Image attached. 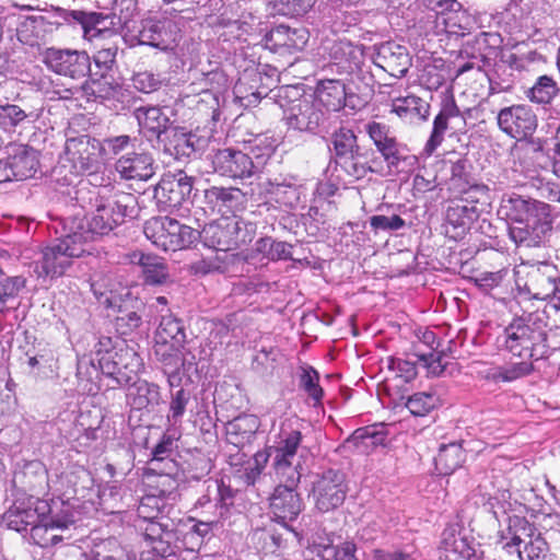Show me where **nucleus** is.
<instances>
[{
    "label": "nucleus",
    "mask_w": 560,
    "mask_h": 560,
    "mask_svg": "<svg viewBox=\"0 0 560 560\" xmlns=\"http://www.w3.org/2000/svg\"><path fill=\"white\" fill-rule=\"evenodd\" d=\"M190 400V394L184 388H179L172 394L168 413L166 417L167 427L180 430L183 417L186 412L187 405Z\"/></svg>",
    "instance_id": "nucleus-48"
},
{
    "label": "nucleus",
    "mask_w": 560,
    "mask_h": 560,
    "mask_svg": "<svg viewBox=\"0 0 560 560\" xmlns=\"http://www.w3.org/2000/svg\"><path fill=\"white\" fill-rule=\"evenodd\" d=\"M347 494L345 475L340 471L324 472L313 486L315 505L320 512H328L340 506Z\"/></svg>",
    "instance_id": "nucleus-23"
},
{
    "label": "nucleus",
    "mask_w": 560,
    "mask_h": 560,
    "mask_svg": "<svg viewBox=\"0 0 560 560\" xmlns=\"http://www.w3.org/2000/svg\"><path fill=\"white\" fill-rule=\"evenodd\" d=\"M332 142L339 156H347L358 151L357 137L351 129L340 128L335 132Z\"/></svg>",
    "instance_id": "nucleus-54"
},
{
    "label": "nucleus",
    "mask_w": 560,
    "mask_h": 560,
    "mask_svg": "<svg viewBox=\"0 0 560 560\" xmlns=\"http://www.w3.org/2000/svg\"><path fill=\"white\" fill-rule=\"evenodd\" d=\"M330 59L347 72H352L360 68L363 62V49L348 40H338L329 48Z\"/></svg>",
    "instance_id": "nucleus-39"
},
{
    "label": "nucleus",
    "mask_w": 560,
    "mask_h": 560,
    "mask_svg": "<svg viewBox=\"0 0 560 560\" xmlns=\"http://www.w3.org/2000/svg\"><path fill=\"white\" fill-rule=\"evenodd\" d=\"M308 32L303 28H291L285 25H278L268 32L264 37V46L270 51L278 54H292L302 50L308 42Z\"/></svg>",
    "instance_id": "nucleus-26"
},
{
    "label": "nucleus",
    "mask_w": 560,
    "mask_h": 560,
    "mask_svg": "<svg viewBox=\"0 0 560 560\" xmlns=\"http://www.w3.org/2000/svg\"><path fill=\"white\" fill-rule=\"evenodd\" d=\"M7 160L15 174V180L33 177L39 165L38 152L26 144H11Z\"/></svg>",
    "instance_id": "nucleus-33"
},
{
    "label": "nucleus",
    "mask_w": 560,
    "mask_h": 560,
    "mask_svg": "<svg viewBox=\"0 0 560 560\" xmlns=\"http://www.w3.org/2000/svg\"><path fill=\"white\" fill-rule=\"evenodd\" d=\"M552 220L549 215L509 228L510 238L517 246L539 247L547 241Z\"/></svg>",
    "instance_id": "nucleus-30"
},
{
    "label": "nucleus",
    "mask_w": 560,
    "mask_h": 560,
    "mask_svg": "<svg viewBox=\"0 0 560 560\" xmlns=\"http://www.w3.org/2000/svg\"><path fill=\"white\" fill-rule=\"evenodd\" d=\"M445 357L442 352L431 350L428 353H422L418 355L417 365L419 368L424 369L428 374L433 376H439L443 373L446 362L444 361Z\"/></svg>",
    "instance_id": "nucleus-56"
},
{
    "label": "nucleus",
    "mask_w": 560,
    "mask_h": 560,
    "mask_svg": "<svg viewBox=\"0 0 560 560\" xmlns=\"http://www.w3.org/2000/svg\"><path fill=\"white\" fill-rule=\"evenodd\" d=\"M434 24L438 33L464 36L474 27L475 20L456 2L455 7H448L438 11L434 15Z\"/></svg>",
    "instance_id": "nucleus-31"
},
{
    "label": "nucleus",
    "mask_w": 560,
    "mask_h": 560,
    "mask_svg": "<svg viewBox=\"0 0 560 560\" xmlns=\"http://www.w3.org/2000/svg\"><path fill=\"white\" fill-rule=\"evenodd\" d=\"M256 250L271 260L289 259L292 255V246L285 242L271 237H262L256 242Z\"/></svg>",
    "instance_id": "nucleus-50"
},
{
    "label": "nucleus",
    "mask_w": 560,
    "mask_h": 560,
    "mask_svg": "<svg viewBox=\"0 0 560 560\" xmlns=\"http://www.w3.org/2000/svg\"><path fill=\"white\" fill-rule=\"evenodd\" d=\"M497 121L501 131L517 140L532 137L538 125L536 114L525 104L502 108L497 116Z\"/></svg>",
    "instance_id": "nucleus-20"
},
{
    "label": "nucleus",
    "mask_w": 560,
    "mask_h": 560,
    "mask_svg": "<svg viewBox=\"0 0 560 560\" xmlns=\"http://www.w3.org/2000/svg\"><path fill=\"white\" fill-rule=\"evenodd\" d=\"M439 404V398L433 393H416L408 397L405 406L411 415L424 417Z\"/></svg>",
    "instance_id": "nucleus-51"
},
{
    "label": "nucleus",
    "mask_w": 560,
    "mask_h": 560,
    "mask_svg": "<svg viewBox=\"0 0 560 560\" xmlns=\"http://www.w3.org/2000/svg\"><path fill=\"white\" fill-rule=\"evenodd\" d=\"M139 127L153 135H160L168 125V116L159 106L138 107L133 113Z\"/></svg>",
    "instance_id": "nucleus-45"
},
{
    "label": "nucleus",
    "mask_w": 560,
    "mask_h": 560,
    "mask_svg": "<svg viewBox=\"0 0 560 560\" xmlns=\"http://www.w3.org/2000/svg\"><path fill=\"white\" fill-rule=\"evenodd\" d=\"M16 477L21 479V482L28 491L33 492V498L34 495H45L50 490L58 498L57 501L62 499V497L70 501L72 497L78 494V489L75 488L78 477L74 472L65 474L57 480H51L45 465L39 460L26 462L22 471Z\"/></svg>",
    "instance_id": "nucleus-10"
},
{
    "label": "nucleus",
    "mask_w": 560,
    "mask_h": 560,
    "mask_svg": "<svg viewBox=\"0 0 560 560\" xmlns=\"http://www.w3.org/2000/svg\"><path fill=\"white\" fill-rule=\"evenodd\" d=\"M130 200H132L130 195H97L94 202L95 209L89 217L73 215L63 220L80 225V230L75 233L94 254L95 241L124 222Z\"/></svg>",
    "instance_id": "nucleus-2"
},
{
    "label": "nucleus",
    "mask_w": 560,
    "mask_h": 560,
    "mask_svg": "<svg viewBox=\"0 0 560 560\" xmlns=\"http://www.w3.org/2000/svg\"><path fill=\"white\" fill-rule=\"evenodd\" d=\"M537 15L534 11L525 10L515 0H512L503 13L502 21L510 34L529 38L539 28L540 23Z\"/></svg>",
    "instance_id": "nucleus-32"
},
{
    "label": "nucleus",
    "mask_w": 560,
    "mask_h": 560,
    "mask_svg": "<svg viewBox=\"0 0 560 560\" xmlns=\"http://www.w3.org/2000/svg\"><path fill=\"white\" fill-rule=\"evenodd\" d=\"M463 462V452L459 446L451 444L442 446L435 463L442 474H451L456 468L460 467Z\"/></svg>",
    "instance_id": "nucleus-52"
},
{
    "label": "nucleus",
    "mask_w": 560,
    "mask_h": 560,
    "mask_svg": "<svg viewBox=\"0 0 560 560\" xmlns=\"http://www.w3.org/2000/svg\"><path fill=\"white\" fill-rule=\"evenodd\" d=\"M152 156L145 152H128L115 163V170L121 178L127 180H148L155 173Z\"/></svg>",
    "instance_id": "nucleus-29"
},
{
    "label": "nucleus",
    "mask_w": 560,
    "mask_h": 560,
    "mask_svg": "<svg viewBox=\"0 0 560 560\" xmlns=\"http://www.w3.org/2000/svg\"><path fill=\"white\" fill-rule=\"evenodd\" d=\"M49 503L51 511L38 515V520L31 526L32 539L43 548L55 546L67 538L62 533L77 522L70 501L52 499Z\"/></svg>",
    "instance_id": "nucleus-9"
},
{
    "label": "nucleus",
    "mask_w": 560,
    "mask_h": 560,
    "mask_svg": "<svg viewBox=\"0 0 560 560\" xmlns=\"http://www.w3.org/2000/svg\"><path fill=\"white\" fill-rule=\"evenodd\" d=\"M250 152L225 148L218 150L211 159L213 171L230 178H248L253 176L273 152V147L266 138H256Z\"/></svg>",
    "instance_id": "nucleus-4"
},
{
    "label": "nucleus",
    "mask_w": 560,
    "mask_h": 560,
    "mask_svg": "<svg viewBox=\"0 0 560 560\" xmlns=\"http://www.w3.org/2000/svg\"><path fill=\"white\" fill-rule=\"evenodd\" d=\"M260 421L255 415H241L225 424V434L229 443L244 446L249 443L259 429Z\"/></svg>",
    "instance_id": "nucleus-37"
},
{
    "label": "nucleus",
    "mask_w": 560,
    "mask_h": 560,
    "mask_svg": "<svg viewBox=\"0 0 560 560\" xmlns=\"http://www.w3.org/2000/svg\"><path fill=\"white\" fill-rule=\"evenodd\" d=\"M385 162L388 168L387 174L394 175L408 172L417 163V158L415 155L407 154L405 149L400 147L395 153L389 155Z\"/></svg>",
    "instance_id": "nucleus-55"
},
{
    "label": "nucleus",
    "mask_w": 560,
    "mask_h": 560,
    "mask_svg": "<svg viewBox=\"0 0 560 560\" xmlns=\"http://www.w3.org/2000/svg\"><path fill=\"white\" fill-rule=\"evenodd\" d=\"M43 61L55 73L71 79L84 78L91 70L90 57L84 51L47 48Z\"/></svg>",
    "instance_id": "nucleus-19"
},
{
    "label": "nucleus",
    "mask_w": 560,
    "mask_h": 560,
    "mask_svg": "<svg viewBox=\"0 0 560 560\" xmlns=\"http://www.w3.org/2000/svg\"><path fill=\"white\" fill-rule=\"evenodd\" d=\"M269 459V454H267L266 451L257 452L253 460L248 463L246 469H245V481L248 485H254L257 478L260 476L262 470L265 469V466Z\"/></svg>",
    "instance_id": "nucleus-60"
},
{
    "label": "nucleus",
    "mask_w": 560,
    "mask_h": 560,
    "mask_svg": "<svg viewBox=\"0 0 560 560\" xmlns=\"http://www.w3.org/2000/svg\"><path fill=\"white\" fill-rule=\"evenodd\" d=\"M346 96V86L341 81L323 80L318 83L313 100L325 112H337L343 107Z\"/></svg>",
    "instance_id": "nucleus-38"
},
{
    "label": "nucleus",
    "mask_w": 560,
    "mask_h": 560,
    "mask_svg": "<svg viewBox=\"0 0 560 560\" xmlns=\"http://www.w3.org/2000/svg\"><path fill=\"white\" fill-rule=\"evenodd\" d=\"M160 79L149 71L138 72L132 77V85L142 93H151L160 88Z\"/></svg>",
    "instance_id": "nucleus-64"
},
{
    "label": "nucleus",
    "mask_w": 560,
    "mask_h": 560,
    "mask_svg": "<svg viewBox=\"0 0 560 560\" xmlns=\"http://www.w3.org/2000/svg\"><path fill=\"white\" fill-rule=\"evenodd\" d=\"M67 22H69L68 11L52 8L45 14L24 16L16 28V36L23 45L40 49L47 44L54 31Z\"/></svg>",
    "instance_id": "nucleus-12"
},
{
    "label": "nucleus",
    "mask_w": 560,
    "mask_h": 560,
    "mask_svg": "<svg viewBox=\"0 0 560 560\" xmlns=\"http://www.w3.org/2000/svg\"><path fill=\"white\" fill-rule=\"evenodd\" d=\"M206 140L196 133L186 132L183 129H175L166 144V151L176 159L190 158L197 151L201 150Z\"/></svg>",
    "instance_id": "nucleus-41"
},
{
    "label": "nucleus",
    "mask_w": 560,
    "mask_h": 560,
    "mask_svg": "<svg viewBox=\"0 0 560 560\" xmlns=\"http://www.w3.org/2000/svg\"><path fill=\"white\" fill-rule=\"evenodd\" d=\"M318 381L319 376L317 371L313 368L304 370L301 377L302 387L315 401H318L323 396V389L320 388Z\"/></svg>",
    "instance_id": "nucleus-59"
},
{
    "label": "nucleus",
    "mask_w": 560,
    "mask_h": 560,
    "mask_svg": "<svg viewBox=\"0 0 560 560\" xmlns=\"http://www.w3.org/2000/svg\"><path fill=\"white\" fill-rule=\"evenodd\" d=\"M69 22H78L83 31V35L86 39L93 40L98 36H104L114 33L118 27L124 32V36L127 33L126 23L132 25L126 16L113 14H103L97 12H84V11H68Z\"/></svg>",
    "instance_id": "nucleus-21"
},
{
    "label": "nucleus",
    "mask_w": 560,
    "mask_h": 560,
    "mask_svg": "<svg viewBox=\"0 0 560 560\" xmlns=\"http://www.w3.org/2000/svg\"><path fill=\"white\" fill-rule=\"evenodd\" d=\"M283 120L288 130L315 133L326 120V112L317 106L313 95L304 96L283 109Z\"/></svg>",
    "instance_id": "nucleus-16"
},
{
    "label": "nucleus",
    "mask_w": 560,
    "mask_h": 560,
    "mask_svg": "<svg viewBox=\"0 0 560 560\" xmlns=\"http://www.w3.org/2000/svg\"><path fill=\"white\" fill-rule=\"evenodd\" d=\"M98 365L104 375L113 377L118 385L129 384L143 366L140 355L121 343L100 353Z\"/></svg>",
    "instance_id": "nucleus-14"
},
{
    "label": "nucleus",
    "mask_w": 560,
    "mask_h": 560,
    "mask_svg": "<svg viewBox=\"0 0 560 560\" xmlns=\"http://www.w3.org/2000/svg\"><path fill=\"white\" fill-rule=\"evenodd\" d=\"M503 337L505 349L521 359L538 360L546 353L545 325L533 315L513 319Z\"/></svg>",
    "instance_id": "nucleus-5"
},
{
    "label": "nucleus",
    "mask_w": 560,
    "mask_h": 560,
    "mask_svg": "<svg viewBox=\"0 0 560 560\" xmlns=\"http://www.w3.org/2000/svg\"><path fill=\"white\" fill-rule=\"evenodd\" d=\"M186 341L183 323L173 315L162 316L155 332L154 353L163 366L171 387L180 386V373L178 371V354L171 353L178 350Z\"/></svg>",
    "instance_id": "nucleus-6"
},
{
    "label": "nucleus",
    "mask_w": 560,
    "mask_h": 560,
    "mask_svg": "<svg viewBox=\"0 0 560 560\" xmlns=\"http://www.w3.org/2000/svg\"><path fill=\"white\" fill-rule=\"evenodd\" d=\"M557 267L549 262H539L528 272L524 289L520 290V299H552L558 281Z\"/></svg>",
    "instance_id": "nucleus-24"
},
{
    "label": "nucleus",
    "mask_w": 560,
    "mask_h": 560,
    "mask_svg": "<svg viewBox=\"0 0 560 560\" xmlns=\"http://www.w3.org/2000/svg\"><path fill=\"white\" fill-rule=\"evenodd\" d=\"M262 187L276 202L289 208H294L303 195L302 185L293 176L267 179Z\"/></svg>",
    "instance_id": "nucleus-35"
},
{
    "label": "nucleus",
    "mask_w": 560,
    "mask_h": 560,
    "mask_svg": "<svg viewBox=\"0 0 560 560\" xmlns=\"http://www.w3.org/2000/svg\"><path fill=\"white\" fill-rule=\"evenodd\" d=\"M441 550L446 560H482L483 551L479 544L463 535L455 525L442 533Z\"/></svg>",
    "instance_id": "nucleus-25"
},
{
    "label": "nucleus",
    "mask_w": 560,
    "mask_h": 560,
    "mask_svg": "<svg viewBox=\"0 0 560 560\" xmlns=\"http://www.w3.org/2000/svg\"><path fill=\"white\" fill-rule=\"evenodd\" d=\"M241 190L237 188H224L212 186L205 190V200L212 212L221 214V218L230 217L233 208L238 203Z\"/></svg>",
    "instance_id": "nucleus-40"
},
{
    "label": "nucleus",
    "mask_w": 560,
    "mask_h": 560,
    "mask_svg": "<svg viewBox=\"0 0 560 560\" xmlns=\"http://www.w3.org/2000/svg\"><path fill=\"white\" fill-rule=\"evenodd\" d=\"M499 214L506 220L509 228H513L549 215L550 207L545 202L510 195L502 198Z\"/></svg>",
    "instance_id": "nucleus-22"
},
{
    "label": "nucleus",
    "mask_w": 560,
    "mask_h": 560,
    "mask_svg": "<svg viewBox=\"0 0 560 560\" xmlns=\"http://www.w3.org/2000/svg\"><path fill=\"white\" fill-rule=\"evenodd\" d=\"M143 232L154 246L164 252L187 249L200 238L198 230L166 215L149 219Z\"/></svg>",
    "instance_id": "nucleus-8"
},
{
    "label": "nucleus",
    "mask_w": 560,
    "mask_h": 560,
    "mask_svg": "<svg viewBox=\"0 0 560 560\" xmlns=\"http://www.w3.org/2000/svg\"><path fill=\"white\" fill-rule=\"evenodd\" d=\"M392 112L405 120H424L429 115V104L418 96L407 95L393 100Z\"/></svg>",
    "instance_id": "nucleus-44"
},
{
    "label": "nucleus",
    "mask_w": 560,
    "mask_h": 560,
    "mask_svg": "<svg viewBox=\"0 0 560 560\" xmlns=\"http://www.w3.org/2000/svg\"><path fill=\"white\" fill-rule=\"evenodd\" d=\"M556 81L548 75L539 77L535 84L527 90L526 97L536 104H549L558 94Z\"/></svg>",
    "instance_id": "nucleus-47"
},
{
    "label": "nucleus",
    "mask_w": 560,
    "mask_h": 560,
    "mask_svg": "<svg viewBox=\"0 0 560 560\" xmlns=\"http://www.w3.org/2000/svg\"><path fill=\"white\" fill-rule=\"evenodd\" d=\"M129 262L141 268L144 281L149 284H162L168 278L164 260L153 254L132 252L128 255Z\"/></svg>",
    "instance_id": "nucleus-36"
},
{
    "label": "nucleus",
    "mask_w": 560,
    "mask_h": 560,
    "mask_svg": "<svg viewBox=\"0 0 560 560\" xmlns=\"http://www.w3.org/2000/svg\"><path fill=\"white\" fill-rule=\"evenodd\" d=\"M302 441V434L299 430L283 424L277 435L275 444L269 446L266 452L272 458L276 474L281 481L291 485L300 482L301 474L298 465H294L298 448Z\"/></svg>",
    "instance_id": "nucleus-11"
},
{
    "label": "nucleus",
    "mask_w": 560,
    "mask_h": 560,
    "mask_svg": "<svg viewBox=\"0 0 560 560\" xmlns=\"http://www.w3.org/2000/svg\"><path fill=\"white\" fill-rule=\"evenodd\" d=\"M355 546L346 541L340 547L332 545L327 537H318L306 548L304 558L306 560H357Z\"/></svg>",
    "instance_id": "nucleus-34"
},
{
    "label": "nucleus",
    "mask_w": 560,
    "mask_h": 560,
    "mask_svg": "<svg viewBox=\"0 0 560 560\" xmlns=\"http://www.w3.org/2000/svg\"><path fill=\"white\" fill-rule=\"evenodd\" d=\"M373 61L377 67L396 78L404 77L410 66L407 48L394 42L378 45Z\"/></svg>",
    "instance_id": "nucleus-28"
},
{
    "label": "nucleus",
    "mask_w": 560,
    "mask_h": 560,
    "mask_svg": "<svg viewBox=\"0 0 560 560\" xmlns=\"http://www.w3.org/2000/svg\"><path fill=\"white\" fill-rule=\"evenodd\" d=\"M219 26L223 28V32L220 33V36L224 38V40L231 39H245L244 36L248 34L250 26L241 22L240 20H231L221 16L218 22Z\"/></svg>",
    "instance_id": "nucleus-57"
},
{
    "label": "nucleus",
    "mask_w": 560,
    "mask_h": 560,
    "mask_svg": "<svg viewBox=\"0 0 560 560\" xmlns=\"http://www.w3.org/2000/svg\"><path fill=\"white\" fill-rule=\"evenodd\" d=\"M487 510L492 513L494 520L499 525L506 523L509 525V516L520 515L523 505L517 502H511V493L508 490L498 491L494 495H491L485 504ZM508 534L509 527L505 530H501V534Z\"/></svg>",
    "instance_id": "nucleus-42"
},
{
    "label": "nucleus",
    "mask_w": 560,
    "mask_h": 560,
    "mask_svg": "<svg viewBox=\"0 0 560 560\" xmlns=\"http://www.w3.org/2000/svg\"><path fill=\"white\" fill-rule=\"evenodd\" d=\"M353 444H363L365 447L383 444L385 441L384 433L380 432L375 427H365L355 430L350 440Z\"/></svg>",
    "instance_id": "nucleus-58"
},
{
    "label": "nucleus",
    "mask_w": 560,
    "mask_h": 560,
    "mask_svg": "<svg viewBox=\"0 0 560 560\" xmlns=\"http://www.w3.org/2000/svg\"><path fill=\"white\" fill-rule=\"evenodd\" d=\"M296 486L289 482L279 485L269 498L272 520L281 524L294 537H298V534L289 526V523L295 521L303 510L302 499L295 491Z\"/></svg>",
    "instance_id": "nucleus-18"
},
{
    "label": "nucleus",
    "mask_w": 560,
    "mask_h": 560,
    "mask_svg": "<svg viewBox=\"0 0 560 560\" xmlns=\"http://www.w3.org/2000/svg\"><path fill=\"white\" fill-rule=\"evenodd\" d=\"M502 548L520 560H545L549 548L545 538L521 515L509 516V533L501 534Z\"/></svg>",
    "instance_id": "nucleus-7"
},
{
    "label": "nucleus",
    "mask_w": 560,
    "mask_h": 560,
    "mask_svg": "<svg viewBox=\"0 0 560 560\" xmlns=\"http://www.w3.org/2000/svg\"><path fill=\"white\" fill-rule=\"evenodd\" d=\"M180 430H175L170 427L166 428V431L163 434L161 441L152 452L153 456L150 460V464L153 469L158 468L160 463L167 459L172 455L175 443L180 438Z\"/></svg>",
    "instance_id": "nucleus-49"
},
{
    "label": "nucleus",
    "mask_w": 560,
    "mask_h": 560,
    "mask_svg": "<svg viewBox=\"0 0 560 560\" xmlns=\"http://www.w3.org/2000/svg\"><path fill=\"white\" fill-rule=\"evenodd\" d=\"M199 234L207 247L222 252L231 250L250 241L247 224L235 217H224L210 222Z\"/></svg>",
    "instance_id": "nucleus-13"
},
{
    "label": "nucleus",
    "mask_w": 560,
    "mask_h": 560,
    "mask_svg": "<svg viewBox=\"0 0 560 560\" xmlns=\"http://www.w3.org/2000/svg\"><path fill=\"white\" fill-rule=\"evenodd\" d=\"M38 114L34 112L26 113L15 104L0 103V127L4 130H12L25 120L34 121Z\"/></svg>",
    "instance_id": "nucleus-46"
},
{
    "label": "nucleus",
    "mask_w": 560,
    "mask_h": 560,
    "mask_svg": "<svg viewBox=\"0 0 560 560\" xmlns=\"http://www.w3.org/2000/svg\"><path fill=\"white\" fill-rule=\"evenodd\" d=\"M275 7L282 15L296 16L306 13L311 3L306 0H275Z\"/></svg>",
    "instance_id": "nucleus-61"
},
{
    "label": "nucleus",
    "mask_w": 560,
    "mask_h": 560,
    "mask_svg": "<svg viewBox=\"0 0 560 560\" xmlns=\"http://www.w3.org/2000/svg\"><path fill=\"white\" fill-rule=\"evenodd\" d=\"M75 222L61 221V234L55 243L42 250L40 259L35 262L34 272L38 278H58L66 273L73 260L93 252L75 233L80 225Z\"/></svg>",
    "instance_id": "nucleus-3"
},
{
    "label": "nucleus",
    "mask_w": 560,
    "mask_h": 560,
    "mask_svg": "<svg viewBox=\"0 0 560 560\" xmlns=\"http://www.w3.org/2000/svg\"><path fill=\"white\" fill-rule=\"evenodd\" d=\"M371 228L375 231H398L405 228L406 222L397 214L392 217L373 215L370 219Z\"/></svg>",
    "instance_id": "nucleus-62"
},
{
    "label": "nucleus",
    "mask_w": 560,
    "mask_h": 560,
    "mask_svg": "<svg viewBox=\"0 0 560 560\" xmlns=\"http://www.w3.org/2000/svg\"><path fill=\"white\" fill-rule=\"evenodd\" d=\"M101 153L102 145L98 140L85 135L70 138L66 141L61 166L67 167L66 163H69L70 173L92 175L97 170Z\"/></svg>",
    "instance_id": "nucleus-15"
},
{
    "label": "nucleus",
    "mask_w": 560,
    "mask_h": 560,
    "mask_svg": "<svg viewBox=\"0 0 560 560\" xmlns=\"http://www.w3.org/2000/svg\"><path fill=\"white\" fill-rule=\"evenodd\" d=\"M127 397L133 408L144 409L159 404L160 388L145 380H137L129 387Z\"/></svg>",
    "instance_id": "nucleus-43"
},
{
    "label": "nucleus",
    "mask_w": 560,
    "mask_h": 560,
    "mask_svg": "<svg viewBox=\"0 0 560 560\" xmlns=\"http://www.w3.org/2000/svg\"><path fill=\"white\" fill-rule=\"evenodd\" d=\"M49 511H51V506L47 500L31 497L27 504L24 502L15 503L4 513L3 521L9 528L22 532L35 524L38 515Z\"/></svg>",
    "instance_id": "nucleus-27"
},
{
    "label": "nucleus",
    "mask_w": 560,
    "mask_h": 560,
    "mask_svg": "<svg viewBox=\"0 0 560 560\" xmlns=\"http://www.w3.org/2000/svg\"><path fill=\"white\" fill-rule=\"evenodd\" d=\"M94 560H135V555L127 552L116 539L110 538L93 551Z\"/></svg>",
    "instance_id": "nucleus-53"
},
{
    "label": "nucleus",
    "mask_w": 560,
    "mask_h": 560,
    "mask_svg": "<svg viewBox=\"0 0 560 560\" xmlns=\"http://www.w3.org/2000/svg\"><path fill=\"white\" fill-rule=\"evenodd\" d=\"M185 20L179 15L149 18L132 25L126 23L125 40L131 46L148 45L168 52L183 66L192 65L198 58L199 43L184 35Z\"/></svg>",
    "instance_id": "nucleus-1"
},
{
    "label": "nucleus",
    "mask_w": 560,
    "mask_h": 560,
    "mask_svg": "<svg viewBox=\"0 0 560 560\" xmlns=\"http://www.w3.org/2000/svg\"><path fill=\"white\" fill-rule=\"evenodd\" d=\"M192 187L194 178L183 171L164 175L155 189V199L161 210H179L188 203Z\"/></svg>",
    "instance_id": "nucleus-17"
},
{
    "label": "nucleus",
    "mask_w": 560,
    "mask_h": 560,
    "mask_svg": "<svg viewBox=\"0 0 560 560\" xmlns=\"http://www.w3.org/2000/svg\"><path fill=\"white\" fill-rule=\"evenodd\" d=\"M472 211L467 206L456 203L447 209V221L457 228L465 229L471 221Z\"/></svg>",
    "instance_id": "nucleus-63"
}]
</instances>
